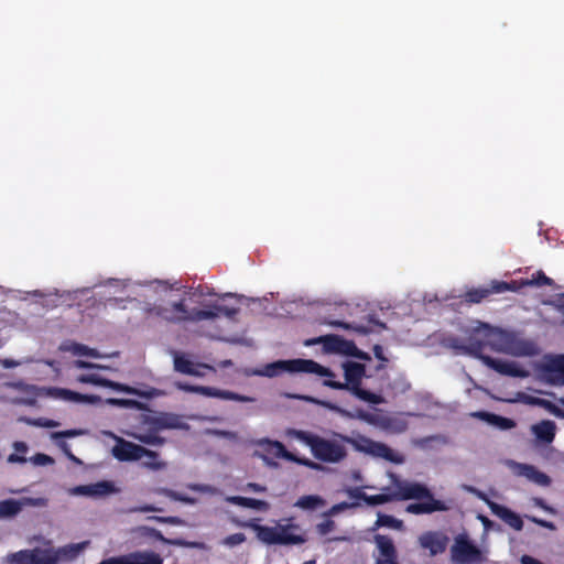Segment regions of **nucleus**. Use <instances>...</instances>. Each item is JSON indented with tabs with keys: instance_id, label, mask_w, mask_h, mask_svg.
I'll return each mask as SVG.
<instances>
[{
	"instance_id": "nucleus-64",
	"label": "nucleus",
	"mask_w": 564,
	"mask_h": 564,
	"mask_svg": "<svg viewBox=\"0 0 564 564\" xmlns=\"http://www.w3.org/2000/svg\"><path fill=\"white\" fill-rule=\"evenodd\" d=\"M521 564H544L541 561H539L535 557H532L530 555H522L520 558Z\"/></svg>"
},
{
	"instance_id": "nucleus-18",
	"label": "nucleus",
	"mask_w": 564,
	"mask_h": 564,
	"mask_svg": "<svg viewBox=\"0 0 564 564\" xmlns=\"http://www.w3.org/2000/svg\"><path fill=\"white\" fill-rule=\"evenodd\" d=\"M175 387L178 390L197 393L208 398H217L221 400L238 401V402H253L254 399L247 395H241L228 390H220L213 387L205 386H191L183 382H176Z\"/></svg>"
},
{
	"instance_id": "nucleus-8",
	"label": "nucleus",
	"mask_w": 564,
	"mask_h": 564,
	"mask_svg": "<svg viewBox=\"0 0 564 564\" xmlns=\"http://www.w3.org/2000/svg\"><path fill=\"white\" fill-rule=\"evenodd\" d=\"M453 348L462 354L470 355L480 359L487 367L494 369L500 375L513 378H527L530 376V372L518 361L495 359L482 355V344L479 340L471 341L468 345L454 344Z\"/></svg>"
},
{
	"instance_id": "nucleus-1",
	"label": "nucleus",
	"mask_w": 564,
	"mask_h": 564,
	"mask_svg": "<svg viewBox=\"0 0 564 564\" xmlns=\"http://www.w3.org/2000/svg\"><path fill=\"white\" fill-rule=\"evenodd\" d=\"M288 435L307 446L315 459L327 464H339L346 459L348 455L347 444H350L357 452L383 458L394 464L404 462L402 454L383 443L375 442L361 435L350 437L334 432L329 436H321L300 430H289Z\"/></svg>"
},
{
	"instance_id": "nucleus-33",
	"label": "nucleus",
	"mask_w": 564,
	"mask_h": 564,
	"mask_svg": "<svg viewBox=\"0 0 564 564\" xmlns=\"http://www.w3.org/2000/svg\"><path fill=\"white\" fill-rule=\"evenodd\" d=\"M124 434L133 440L139 441L142 444L150 446H162L165 443V440L158 435L155 432L139 433L126 431Z\"/></svg>"
},
{
	"instance_id": "nucleus-63",
	"label": "nucleus",
	"mask_w": 564,
	"mask_h": 564,
	"mask_svg": "<svg viewBox=\"0 0 564 564\" xmlns=\"http://www.w3.org/2000/svg\"><path fill=\"white\" fill-rule=\"evenodd\" d=\"M347 494L350 498L361 499L365 501L366 494L360 488L347 489Z\"/></svg>"
},
{
	"instance_id": "nucleus-4",
	"label": "nucleus",
	"mask_w": 564,
	"mask_h": 564,
	"mask_svg": "<svg viewBox=\"0 0 564 564\" xmlns=\"http://www.w3.org/2000/svg\"><path fill=\"white\" fill-rule=\"evenodd\" d=\"M245 527L253 530L257 539L267 545H301L307 541L305 532L291 520L274 521L272 525H261L250 520Z\"/></svg>"
},
{
	"instance_id": "nucleus-2",
	"label": "nucleus",
	"mask_w": 564,
	"mask_h": 564,
	"mask_svg": "<svg viewBox=\"0 0 564 564\" xmlns=\"http://www.w3.org/2000/svg\"><path fill=\"white\" fill-rule=\"evenodd\" d=\"M153 291L160 296V304H155L151 311L161 318L172 322H210L214 323L220 315L232 318L238 312L237 305L226 304L227 299H235L237 302L242 296L232 293H226L213 303H202L200 308L188 310L184 293L178 288L167 284L164 281H153L150 283Z\"/></svg>"
},
{
	"instance_id": "nucleus-31",
	"label": "nucleus",
	"mask_w": 564,
	"mask_h": 564,
	"mask_svg": "<svg viewBox=\"0 0 564 564\" xmlns=\"http://www.w3.org/2000/svg\"><path fill=\"white\" fill-rule=\"evenodd\" d=\"M226 501L243 508L254 509L264 512L270 509V505L267 501L253 498L229 496L226 498Z\"/></svg>"
},
{
	"instance_id": "nucleus-51",
	"label": "nucleus",
	"mask_w": 564,
	"mask_h": 564,
	"mask_svg": "<svg viewBox=\"0 0 564 564\" xmlns=\"http://www.w3.org/2000/svg\"><path fill=\"white\" fill-rule=\"evenodd\" d=\"M32 361H33V359L29 358V357H26L22 360H14V359L6 358V359L0 360V365L6 369H11V368H15L18 366L24 365V364H30Z\"/></svg>"
},
{
	"instance_id": "nucleus-17",
	"label": "nucleus",
	"mask_w": 564,
	"mask_h": 564,
	"mask_svg": "<svg viewBox=\"0 0 564 564\" xmlns=\"http://www.w3.org/2000/svg\"><path fill=\"white\" fill-rule=\"evenodd\" d=\"M170 355L173 358L174 370L182 375L202 378L205 376L206 370H214L207 364L195 361L188 354L172 350Z\"/></svg>"
},
{
	"instance_id": "nucleus-42",
	"label": "nucleus",
	"mask_w": 564,
	"mask_h": 564,
	"mask_svg": "<svg viewBox=\"0 0 564 564\" xmlns=\"http://www.w3.org/2000/svg\"><path fill=\"white\" fill-rule=\"evenodd\" d=\"M24 422L26 424H29V425L37 426V427L52 429V427L59 426V423L57 421H54V420H51V419H45V417L24 419Z\"/></svg>"
},
{
	"instance_id": "nucleus-38",
	"label": "nucleus",
	"mask_w": 564,
	"mask_h": 564,
	"mask_svg": "<svg viewBox=\"0 0 564 564\" xmlns=\"http://www.w3.org/2000/svg\"><path fill=\"white\" fill-rule=\"evenodd\" d=\"M288 398H292V399H301V400H305V401H308V402H312V403H315V404H319L328 410H332V411H335L341 415H348V412L340 409L338 405L332 403V402H327V401H322V400H317L315 398H312V397H304V395H297V394H286Z\"/></svg>"
},
{
	"instance_id": "nucleus-13",
	"label": "nucleus",
	"mask_w": 564,
	"mask_h": 564,
	"mask_svg": "<svg viewBox=\"0 0 564 564\" xmlns=\"http://www.w3.org/2000/svg\"><path fill=\"white\" fill-rule=\"evenodd\" d=\"M304 344L305 346L323 344L326 352L352 356L359 359H369V357L361 352L352 341L343 339L337 335H327L307 339Z\"/></svg>"
},
{
	"instance_id": "nucleus-45",
	"label": "nucleus",
	"mask_w": 564,
	"mask_h": 564,
	"mask_svg": "<svg viewBox=\"0 0 564 564\" xmlns=\"http://www.w3.org/2000/svg\"><path fill=\"white\" fill-rule=\"evenodd\" d=\"M329 325L332 326H336V327H341L344 329H351V330H355L359 334H367L369 333V329L362 325H358V324H349V323H343V322H339V321H330L328 322Z\"/></svg>"
},
{
	"instance_id": "nucleus-49",
	"label": "nucleus",
	"mask_w": 564,
	"mask_h": 564,
	"mask_svg": "<svg viewBox=\"0 0 564 564\" xmlns=\"http://www.w3.org/2000/svg\"><path fill=\"white\" fill-rule=\"evenodd\" d=\"M105 286L109 289V294H115L117 293V290L123 291L126 289H130L132 285L123 281L110 280Z\"/></svg>"
},
{
	"instance_id": "nucleus-22",
	"label": "nucleus",
	"mask_w": 564,
	"mask_h": 564,
	"mask_svg": "<svg viewBox=\"0 0 564 564\" xmlns=\"http://www.w3.org/2000/svg\"><path fill=\"white\" fill-rule=\"evenodd\" d=\"M6 562L9 564H47L45 547L21 550L15 553L8 554Z\"/></svg>"
},
{
	"instance_id": "nucleus-47",
	"label": "nucleus",
	"mask_w": 564,
	"mask_h": 564,
	"mask_svg": "<svg viewBox=\"0 0 564 564\" xmlns=\"http://www.w3.org/2000/svg\"><path fill=\"white\" fill-rule=\"evenodd\" d=\"M538 399L539 398L532 397L524 392H518V393H516L514 398L510 399L509 401L510 402H521V403L530 404V405H536Z\"/></svg>"
},
{
	"instance_id": "nucleus-46",
	"label": "nucleus",
	"mask_w": 564,
	"mask_h": 564,
	"mask_svg": "<svg viewBox=\"0 0 564 564\" xmlns=\"http://www.w3.org/2000/svg\"><path fill=\"white\" fill-rule=\"evenodd\" d=\"M246 541V535L243 533H235L228 535L223 540V544L228 547L237 546Z\"/></svg>"
},
{
	"instance_id": "nucleus-28",
	"label": "nucleus",
	"mask_w": 564,
	"mask_h": 564,
	"mask_svg": "<svg viewBox=\"0 0 564 564\" xmlns=\"http://www.w3.org/2000/svg\"><path fill=\"white\" fill-rule=\"evenodd\" d=\"M531 432L536 441L543 444L553 442L556 432V424L553 421L544 420L531 426Z\"/></svg>"
},
{
	"instance_id": "nucleus-29",
	"label": "nucleus",
	"mask_w": 564,
	"mask_h": 564,
	"mask_svg": "<svg viewBox=\"0 0 564 564\" xmlns=\"http://www.w3.org/2000/svg\"><path fill=\"white\" fill-rule=\"evenodd\" d=\"M59 349L62 351L70 352L74 356L89 357L95 359L102 358V355L99 354L96 349L75 341H65L59 346Z\"/></svg>"
},
{
	"instance_id": "nucleus-59",
	"label": "nucleus",
	"mask_w": 564,
	"mask_h": 564,
	"mask_svg": "<svg viewBox=\"0 0 564 564\" xmlns=\"http://www.w3.org/2000/svg\"><path fill=\"white\" fill-rule=\"evenodd\" d=\"M528 519L530 521H532L533 523H535V524H538L540 527H543L545 529H549V530H552V531L556 529L553 522H550V521H546V520H542V519H539L536 517H528Z\"/></svg>"
},
{
	"instance_id": "nucleus-39",
	"label": "nucleus",
	"mask_w": 564,
	"mask_h": 564,
	"mask_svg": "<svg viewBox=\"0 0 564 564\" xmlns=\"http://www.w3.org/2000/svg\"><path fill=\"white\" fill-rule=\"evenodd\" d=\"M553 280L546 276L542 271L536 272L530 280H522L520 286H542L552 285Z\"/></svg>"
},
{
	"instance_id": "nucleus-14",
	"label": "nucleus",
	"mask_w": 564,
	"mask_h": 564,
	"mask_svg": "<svg viewBox=\"0 0 564 564\" xmlns=\"http://www.w3.org/2000/svg\"><path fill=\"white\" fill-rule=\"evenodd\" d=\"M7 387L17 389L21 392L19 397H15L11 400L12 403L15 404L34 405L36 400L40 398L59 400V397L55 393V391L59 390V388L37 387L34 384H26L24 382H10L7 383Z\"/></svg>"
},
{
	"instance_id": "nucleus-57",
	"label": "nucleus",
	"mask_w": 564,
	"mask_h": 564,
	"mask_svg": "<svg viewBox=\"0 0 564 564\" xmlns=\"http://www.w3.org/2000/svg\"><path fill=\"white\" fill-rule=\"evenodd\" d=\"M357 506L356 503H348V502H340V503H337V505H334L327 512V516H336L338 514L339 512L348 509V508H351V507H355Z\"/></svg>"
},
{
	"instance_id": "nucleus-24",
	"label": "nucleus",
	"mask_w": 564,
	"mask_h": 564,
	"mask_svg": "<svg viewBox=\"0 0 564 564\" xmlns=\"http://www.w3.org/2000/svg\"><path fill=\"white\" fill-rule=\"evenodd\" d=\"M377 552L373 553L376 564H393L397 562V551L392 540L384 535H376Z\"/></svg>"
},
{
	"instance_id": "nucleus-43",
	"label": "nucleus",
	"mask_w": 564,
	"mask_h": 564,
	"mask_svg": "<svg viewBox=\"0 0 564 564\" xmlns=\"http://www.w3.org/2000/svg\"><path fill=\"white\" fill-rule=\"evenodd\" d=\"M410 387H411L410 382L403 376H398L391 382V389L395 393H400V394L405 393L410 389Z\"/></svg>"
},
{
	"instance_id": "nucleus-30",
	"label": "nucleus",
	"mask_w": 564,
	"mask_h": 564,
	"mask_svg": "<svg viewBox=\"0 0 564 564\" xmlns=\"http://www.w3.org/2000/svg\"><path fill=\"white\" fill-rule=\"evenodd\" d=\"M55 393L59 397V400L72 403L96 404L101 400L98 395L82 394L64 388H59Z\"/></svg>"
},
{
	"instance_id": "nucleus-25",
	"label": "nucleus",
	"mask_w": 564,
	"mask_h": 564,
	"mask_svg": "<svg viewBox=\"0 0 564 564\" xmlns=\"http://www.w3.org/2000/svg\"><path fill=\"white\" fill-rule=\"evenodd\" d=\"M72 496L104 497L113 492V486L108 481L76 486L69 489Z\"/></svg>"
},
{
	"instance_id": "nucleus-15",
	"label": "nucleus",
	"mask_w": 564,
	"mask_h": 564,
	"mask_svg": "<svg viewBox=\"0 0 564 564\" xmlns=\"http://www.w3.org/2000/svg\"><path fill=\"white\" fill-rule=\"evenodd\" d=\"M45 553L47 564H65L76 561L88 547L89 541L69 543L63 546L54 547L50 542H45Z\"/></svg>"
},
{
	"instance_id": "nucleus-34",
	"label": "nucleus",
	"mask_w": 564,
	"mask_h": 564,
	"mask_svg": "<svg viewBox=\"0 0 564 564\" xmlns=\"http://www.w3.org/2000/svg\"><path fill=\"white\" fill-rule=\"evenodd\" d=\"M142 467L159 471L166 468V463L160 459L159 453L145 448V453H142Z\"/></svg>"
},
{
	"instance_id": "nucleus-58",
	"label": "nucleus",
	"mask_w": 564,
	"mask_h": 564,
	"mask_svg": "<svg viewBox=\"0 0 564 564\" xmlns=\"http://www.w3.org/2000/svg\"><path fill=\"white\" fill-rule=\"evenodd\" d=\"M74 366L78 369H107V367H105V366L88 362L85 360H76L74 362Z\"/></svg>"
},
{
	"instance_id": "nucleus-11",
	"label": "nucleus",
	"mask_w": 564,
	"mask_h": 564,
	"mask_svg": "<svg viewBox=\"0 0 564 564\" xmlns=\"http://www.w3.org/2000/svg\"><path fill=\"white\" fill-rule=\"evenodd\" d=\"M533 366L540 381L551 386L564 384V354L545 355Z\"/></svg>"
},
{
	"instance_id": "nucleus-5",
	"label": "nucleus",
	"mask_w": 564,
	"mask_h": 564,
	"mask_svg": "<svg viewBox=\"0 0 564 564\" xmlns=\"http://www.w3.org/2000/svg\"><path fill=\"white\" fill-rule=\"evenodd\" d=\"M344 375L346 382L341 383L333 380L334 377H325L323 384L333 389H346L362 401L372 404H380L383 402V398L379 394L369 392L360 388L362 378L365 377V366L354 361H346L343 364Z\"/></svg>"
},
{
	"instance_id": "nucleus-50",
	"label": "nucleus",
	"mask_w": 564,
	"mask_h": 564,
	"mask_svg": "<svg viewBox=\"0 0 564 564\" xmlns=\"http://www.w3.org/2000/svg\"><path fill=\"white\" fill-rule=\"evenodd\" d=\"M489 294L488 289L473 290L466 294L469 302L478 303Z\"/></svg>"
},
{
	"instance_id": "nucleus-61",
	"label": "nucleus",
	"mask_w": 564,
	"mask_h": 564,
	"mask_svg": "<svg viewBox=\"0 0 564 564\" xmlns=\"http://www.w3.org/2000/svg\"><path fill=\"white\" fill-rule=\"evenodd\" d=\"M536 405L544 408L545 410H547L552 414L554 413L555 409L557 408L551 401L545 400V399H540V398L538 399Z\"/></svg>"
},
{
	"instance_id": "nucleus-12",
	"label": "nucleus",
	"mask_w": 564,
	"mask_h": 564,
	"mask_svg": "<svg viewBox=\"0 0 564 564\" xmlns=\"http://www.w3.org/2000/svg\"><path fill=\"white\" fill-rule=\"evenodd\" d=\"M412 415L411 413H398V414H387L379 411L373 412H360L359 417L391 434H401L406 431L409 422L406 420V416Z\"/></svg>"
},
{
	"instance_id": "nucleus-9",
	"label": "nucleus",
	"mask_w": 564,
	"mask_h": 564,
	"mask_svg": "<svg viewBox=\"0 0 564 564\" xmlns=\"http://www.w3.org/2000/svg\"><path fill=\"white\" fill-rule=\"evenodd\" d=\"M449 551L454 564H482L487 561L485 552L469 539L466 532L454 538Z\"/></svg>"
},
{
	"instance_id": "nucleus-23",
	"label": "nucleus",
	"mask_w": 564,
	"mask_h": 564,
	"mask_svg": "<svg viewBox=\"0 0 564 564\" xmlns=\"http://www.w3.org/2000/svg\"><path fill=\"white\" fill-rule=\"evenodd\" d=\"M426 494L422 497L415 498L416 500L424 499L422 502L411 503L406 507V511L413 514L432 513L434 511H446L448 506L441 500L434 499L430 490L425 487Z\"/></svg>"
},
{
	"instance_id": "nucleus-26",
	"label": "nucleus",
	"mask_w": 564,
	"mask_h": 564,
	"mask_svg": "<svg viewBox=\"0 0 564 564\" xmlns=\"http://www.w3.org/2000/svg\"><path fill=\"white\" fill-rule=\"evenodd\" d=\"M490 511L516 531L522 530L523 521L521 517L509 508L499 503H490Z\"/></svg>"
},
{
	"instance_id": "nucleus-32",
	"label": "nucleus",
	"mask_w": 564,
	"mask_h": 564,
	"mask_svg": "<svg viewBox=\"0 0 564 564\" xmlns=\"http://www.w3.org/2000/svg\"><path fill=\"white\" fill-rule=\"evenodd\" d=\"M326 505V501L317 495H307L300 497L294 507L304 511H313L319 508H323Z\"/></svg>"
},
{
	"instance_id": "nucleus-41",
	"label": "nucleus",
	"mask_w": 564,
	"mask_h": 564,
	"mask_svg": "<svg viewBox=\"0 0 564 564\" xmlns=\"http://www.w3.org/2000/svg\"><path fill=\"white\" fill-rule=\"evenodd\" d=\"M519 286L516 282L512 284H509L507 282H500V281H492L490 284V289H488L489 294L490 293H502L506 291H518Z\"/></svg>"
},
{
	"instance_id": "nucleus-6",
	"label": "nucleus",
	"mask_w": 564,
	"mask_h": 564,
	"mask_svg": "<svg viewBox=\"0 0 564 564\" xmlns=\"http://www.w3.org/2000/svg\"><path fill=\"white\" fill-rule=\"evenodd\" d=\"M283 372H306L318 377H335L332 370L311 359L278 360L252 370L251 375L274 378Z\"/></svg>"
},
{
	"instance_id": "nucleus-27",
	"label": "nucleus",
	"mask_w": 564,
	"mask_h": 564,
	"mask_svg": "<svg viewBox=\"0 0 564 564\" xmlns=\"http://www.w3.org/2000/svg\"><path fill=\"white\" fill-rule=\"evenodd\" d=\"M84 434H86V432L84 430L74 429V430H66V431H62V432H53V433H51V438L56 442L57 446L63 451V453L72 462L79 465V464H82V462L75 455H73V453L70 452L69 445L66 442L61 441V438H72V437L80 436Z\"/></svg>"
},
{
	"instance_id": "nucleus-52",
	"label": "nucleus",
	"mask_w": 564,
	"mask_h": 564,
	"mask_svg": "<svg viewBox=\"0 0 564 564\" xmlns=\"http://www.w3.org/2000/svg\"><path fill=\"white\" fill-rule=\"evenodd\" d=\"M188 488L193 491L208 494V495H216L218 492L217 488H215L210 485L191 484V485H188Z\"/></svg>"
},
{
	"instance_id": "nucleus-37",
	"label": "nucleus",
	"mask_w": 564,
	"mask_h": 564,
	"mask_svg": "<svg viewBox=\"0 0 564 564\" xmlns=\"http://www.w3.org/2000/svg\"><path fill=\"white\" fill-rule=\"evenodd\" d=\"M21 511L20 500L7 499L0 501V518H9Z\"/></svg>"
},
{
	"instance_id": "nucleus-44",
	"label": "nucleus",
	"mask_w": 564,
	"mask_h": 564,
	"mask_svg": "<svg viewBox=\"0 0 564 564\" xmlns=\"http://www.w3.org/2000/svg\"><path fill=\"white\" fill-rule=\"evenodd\" d=\"M162 492L170 499H173L176 501H182L187 505H195L197 502V500L195 498L182 495V494L173 491V490L163 489Z\"/></svg>"
},
{
	"instance_id": "nucleus-56",
	"label": "nucleus",
	"mask_w": 564,
	"mask_h": 564,
	"mask_svg": "<svg viewBox=\"0 0 564 564\" xmlns=\"http://www.w3.org/2000/svg\"><path fill=\"white\" fill-rule=\"evenodd\" d=\"M335 528V522L333 520H326L316 525V530L321 535H326L332 532Z\"/></svg>"
},
{
	"instance_id": "nucleus-20",
	"label": "nucleus",
	"mask_w": 564,
	"mask_h": 564,
	"mask_svg": "<svg viewBox=\"0 0 564 564\" xmlns=\"http://www.w3.org/2000/svg\"><path fill=\"white\" fill-rule=\"evenodd\" d=\"M506 464L516 476L523 477L541 487H549L551 485V478L533 465L514 460H508Z\"/></svg>"
},
{
	"instance_id": "nucleus-7",
	"label": "nucleus",
	"mask_w": 564,
	"mask_h": 564,
	"mask_svg": "<svg viewBox=\"0 0 564 564\" xmlns=\"http://www.w3.org/2000/svg\"><path fill=\"white\" fill-rule=\"evenodd\" d=\"M389 477L391 486L382 488L381 494L366 495L365 502L368 506L383 505L393 500H409L426 494L425 486L420 482L401 480L394 474H389Z\"/></svg>"
},
{
	"instance_id": "nucleus-19",
	"label": "nucleus",
	"mask_w": 564,
	"mask_h": 564,
	"mask_svg": "<svg viewBox=\"0 0 564 564\" xmlns=\"http://www.w3.org/2000/svg\"><path fill=\"white\" fill-rule=\"evenodd\" d=\"M77 381L80 383H90L94 386L111 388L115 391L124 392V393H129V394H135V395L149 397V398L162 395L161 392H159L158 390H154V389L151 391H148L145 393H141L134 388H130L128 386L105 379L96 372L80 375L77 377Z\"/></svg>"
},
{
	"instance_id": "nucleus-60",
	"label": "nucleus",
	"mask_w": 564,
	"mask_h": 564,
	"mask_svg": "<svg viewBox=\"0 0 564 564\" xmlns=\"http://www.w3.org/2000/svg\"><path fill=\"white\" fill-rule=\"evenodd\" d=\"M532 502H533V505H534V506H536V507H539V508L543 509L544 511H546V512H549V513H551V514H554V513H555L554 508H552V507L547 506V505L545 503V501H544L543 499H541V498H533V499H532Z\"/></svg>"
},
{
	"instance_id": "nucleus-21",
	"label": "nucleus",
	"mask_w": 564,
	"mask_h": 564,
	"mask_svg": "<svg viewBox=\"0 0 564 564\" xmlns=\"http://www.w3.org/2000/svg\"><path fill=\"white\" fill-rule=\"evenodd\" d=\"M448 538L440 531H427L419 536V544L427 550L431 556L443 553L446 550Z\"/></svg>"
},
{
	"instance_id": "nucleus-40",
	"label": "nucleus",
	"mask_w": 564,
	"mask_h": 564,
	"mask_svg": "<svg viewBox=\"0 0 564 564\" xmlns=\"http://www.w3.org/2000/svg\"><path fill=\"white\" fill-rule=\"evenodd\" d=\"M376 524L378 527H389L395 530H400L402 528V521L398 520L391 516L379 514Z\"/></svg>"
},
{
	"instance_id": "nucleus-54",
	"label": "nucleus",
	"mask_w": 564,
	"mask_h": 564,
	"mask_svg": "<svg viewBox=\"0 0 564 564\" xmlns=\"http://www.w3.org/2000/svg\"><path fill=\"white\" fill-rule=\"evenodd\" d=\"M464 489L467 491V492H470L473 494L475 497H477L478 499L482 500L489 508H490V503H495L494 501H491L487 495L482 491H480L479 489L475 488V487H471V486H464Z\"/></svg>"
},
{
	"instance_id": "nucleus-16",
	"label": "nucleus",
	"mask_w": 564,
	"mask_h": 564,
	"mask_svg": "<svg viewBox=\"0 0 564 564\" xmlns=\"http://www.w3.org/2000/svg\"><path fill=\"white\" fill-rule=\"evenodd\" d=\"M105 436L111 437L116 444L111 448V455L119 462H138L142 460V453L145 447L133 442L127 441L110 431H102Z\"/></svg>"
},
{
	"instance_id": "nucleus-10",
	"label": "nucleus",
	"mask_w": 564,
	"mask_h": 564,
	"mask_svg": "<svg viewBox=\"0 0 564 564\" xmlns=\"http://www.w3.org/2000/svg\"><path fill=\"white\" fill-rule=\"evenodd\" d=\"M256 445L259 447V449L256 451L254 455L262 458L267 465H274L273 459L275 458H284L288 460L297 462L315 470L322 469V466L318 463H315L310 459L295 458L291 453H289L284 448L283 444L278 441L261 438L256 442Z\"/></svg>"
},
{
	"instance_id": "nucleus-55",
	"label": "nucleus",
	"mask_w": 564,
	"mask_h": 564,
	"mask_svg": "<svg viewBox=\"0 0 564 564\" xmlns=\"http://www.w3.org/2000/svg\"><path fill=\"white\" fill-rule=\"evenodd\" d=\"M106 403L111 404V405L122 406V408H132L137 404V402L133 400L115 399V398L107 399Z\"/></svg>"
},
{
	"instance_id": "nucleus-35",
	"label": "nucleus",
	"mask_w": 564,
	"mask_h": 564,
	"mask_svg": "<svg viewBox=\"0 0 564 564\" xmlns=\"http://www.w3.org/2000/svg\"><path fill=\"white\" fill-rule=\"evenodd\" d=\"M475 415L486 420L489 424L495 425L500 430H511L516 425V423L511 419L502 417L496 414L478 412Z\"/></svg>"
},
{
	"instance_id": "nucleus-53",
	"label": "nucleus",
	"mask_w": 564,
	"mask_h": 564,
	"mask_svg": "<svg viewBox=\"0 0 564 564\" xmlns=\"http://www.w3.org/2000/svg\"><path fill=\"white\" fill-rule=\"evenodd\" d=\"M21 509L25 506L32 507H45L47 505V500L45 498H22L20 499Z\"/></svg>"
},
{
	"instance_id": "nucleus-48",
	"label": "nucleus",
	"mask_w": 564,
	"mask_h": 564,
	"mask_svg": "<svg viewBox=\"0 0 564 564\" xmlns=\"http://www.w3.org/2000/svg\"><path fill=\"white\" fill-rule=\"evenodd\" d=\"M29 460L35 466H47L54 463L51 456L42 453L32 456Z\"/></svg>"
},
{
	"instance_id": "nucleus-36",
	"label": "nucleus",
	"mask_w": 564,
	"mask_h": 564,
	"mask_svg": "<svg viewBox=\"0 0 564 564\" xmlns=\"http://www.w3.org/2000/svg\"><path fill=\"white\" fill-rule=\"evenodd\" d=\"M154 424L158 429H182L183 423L177 415L163 413L154 419Z\"/></svg>"
},
{
	"instance_id": "nucleus-62",
	"label": "nucleus",
	"mask_w": 564,
	"mask_h": 564,
	"mask_svg": "<svg viewBox=\"0 0 564 564\" xmlns=\"http://www.w3.org/2000/svg\"><path fill=\"white\" fill-rule=\"evenodd\" d=\"M243 491H252V492H263L265 491V487L260 485V484H256V482H248L243 488H242Z\"/></svg>"
},
{
	"instance_id": "nucleus-3",
	"label": "nucleus",
	"mask_w": 564,
	"mask_h": 564,
	"mask_svg": "<svg viewBox=\"0 0 564 564\" xmlns=\"http://www.w3.org/2000/svg\"><path fill=\"white\" fill-rule=\"evenodd\" d=\"M468 332L469 336L466 341L453 338L448 339L446 345L453 348L454 344L468 345L479 340L482 344V349L488 346L495 352L512 357H533L539 354V347L533 340L523 338L512 330L474 322Z\"/></svg>"
}]
</instances>
